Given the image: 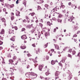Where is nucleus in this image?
I'll list each match as a JSON object with an SVG mask.
<instances>
[{
  "label": "nucleus",
  "instance_id": "nucleus-1",
  "mask_svg": "<svg viewBox=\"0 0 80 80\" xmlns=\"http://www.w3.org/2000/svg\"><path fill=\"white\" fill-rule=\"evenodd\" d=\"M31 75L32 79H35V78H37V76H38V75L37 74L33 72H31Z\"/></svg>",
  "mask_w": 80,
  "mask_h": 80
},
{
  "label": "nucleus",
  "instance_id": "nucleus-2",
  "mask_svg": "<svg viewBox=\"0 0 80 80\" xmlns=\"http://www.w3.org/2000/svg\"><path fill=\"white\" fill-rule=\"evenodd\" d=\"M60 74V72L58 71H56L55 73V76H56V78L55 80H56L57 78H59V77H58V75Z\"/></svg>",
  "mask_w": 80,
  "mask_h": 80
},
{
  "label": "nucleus",
  "instance_id": "nucleus-3",
  "mask_svg": "<svg viewBox=\"0 0 80 80\" xmlns=\"http://www.w3.org/2000/svg\"><path fill=\"white\" fill-rule=\"evenodd\" d=\"M73 18H74L73 17V16H72V17H70L69 18V19H68V20L71 22H72V20H73Z\"/></svg>",
  "mask_w": 80,
  "mask_h": 80
},
{
  "label": "nucleus",
  "instance_id": "nucleus-4",
  "mask_svg": "<svg viewBox=\"0 0 80 80\" xmlns=\"http://www.w3.org/2000/svg\"><path fill=\"white\" fill-rule=\"evenodd\" d=\"M54 52V49H51L50 51H49L48 52V53H50V56H52V52Z\"/></svg>",
  "mask_w": 80,
  "mask_h": 80
},
{
  "label": "nucleus",
  "instance_id": "nucleus-5",
  "mask_svg": "<svg viewBox=\"0 0 80 80\" xmlns=\"http://www.w3.org/2000/svg\"><path fill=\"white\" fill-rule=\"evenodd\" d=\"M21 38L23 40H25V39H27V36L25 35H23L21 37Z\"/></svg>",
  "mask_w": 80,
  "mask_h": 80
},
{
  "label": "nucleus",
  "instance_id": "nucleus-6",
  "mask_svg": "<svg viewBox=\"0 0 80 80\" xmlns=\"http://www.w3.org/2000/svg\"><path fill=\"white\" fill-rule=\"evenodd\" d=\"M67 58L66 57H63L62 58V60L61 61V62H62V63L65 62V60Z\"/></svg>",
  "mask_w": 80,
  "mask_h": 80
},
{
  "label": "nucleus",
  "instance_id": "nucleus-7",
  "mask_svg": "<svg viewBox=\"0 0 80 80\" xmlns=\"http://www.w3.org/2000/svg\"><path fill=\"white\" fill-rule=\"evenodd\" d=\"M43 65H40L39 66V69L40 71H42V68H43Z\"/></svg>",
  "mask_w": 80,
  "mask_h": 80
},
{
  "label": "nucleus",
  "instance_id": "nucleus-8",
  "mask_svg": "<svg viewBox=\"0 0 80 80\" xmlns=\"http://www.w3.org/2000/svg\"><path fill=\"white\" fill-rule=\"evenodd\" d=\"M55 10H56V8H54L51 11L52 13L54 14V13H55Z\"/></svg>",
  "mask_w": 80,
  "mask_h": 80
},
{
  "label": "nucleus",
  "instance_id": "nucleus-9",
  "mask_svg": "<svg viewBox=\"0 0 80 80\" xmlns=\"http://www.w3.org/2000/svg\"><path fill=\"white\" fill-rule=\"evenodd\" d=\"M45 35L46 37H47V36H48L49 35H50V33H49V32H47L45 33Z\"/></svg>",
  "mask_w": 80,
  "mask_h": 80
},
{
  "label": "nucleus",
  "instance_id": "nucleus-10",
  "mask_svg": "<svg viewBox=\"0 0 80 80\" xmlns=\"http://www.w3.org/2000/svg\"><path fill=\"white\" fill-rule=\"evenodd\" d=\"M71 8L75 10V8H77V6H75V5H72Z\"/></svg>",
  "mask_w": 80,
  "mask_h": 80
},
{
  "label": "nucleus",
  "instance_id": "nucleus-11",
  "mask_svg": "<svg viewBox=\"0 0 80 80\" xmlns=\"http://www.w3.org/2000/svg\"><path fill=\"white\" fill-rule=\"evenodd\" d=\"M73 51H72V54L73 55H75V53H76V52L74 51V50H75V48H73Z\"/></svg>",
  "mask_w": 80,
  "mask_h": 80
},
{
  "label": "nucleus",
  "instance_id": "nucleus-12",
  "mask_svg": "<svg viewBox=\"0 0 80 80\" xmlns=\"http://www.w3.org/2000/svg\"><path fill=\"white\" fill-rule=\"evenodd\" d=\"M55 46V47L56 49H57V50H59V47L57 45V44L54 45Z\"/></svg>",
  "mask_w": 80,
  "mask_h": 80
},
{
  "label": "nucleus",
  "instance_id": "nucleus-13",
  "mask_svg": "<svg viewBox=\"0 0 80 80\" xmlns=\"http://www.w3.org/2000/svg\"><path fill=\"white\" fill-rule=\"evenodd\" d=\"M4 33L5 31L4 30V29H2L1 32H0L1 34H4Z\"/></svg>",
  "mask_w": 80,
  "mask_h": 80
},
{
  "label": "nucleus",
  "instance_id": "nucleus-14",
  "mask_svg": "<svg viewBox=\"0 0 80 80\" xmlns=\"http://www.w3.org/2000/svg\"><path fill=\"white\" fill-rule=\"evenodd\" d=\"M73 30H77L78 28H77V26H74L73 27Z\"/></svg>",
  "mask_w": 80,
  "mask_h": 80
},
{
  "label": "nucleus",
  "instance_id": "nucleus-15",
  "mask_svg": "<svg viewBox=\"0 0 80 80\" xmlns=\"http://www.w3.org/2000/svg\"><path fill=\"white\" fill-rule=\"evenodd\" d=\"M72 77V75H70L68 77V80H70L71 79Z\"/></svg>",
  "mask_w": 80,
  "mask_h": 80
},
{
  "label": "nucleus",
  "instance_id": "nucleus-16",
  "mask_svg": "<svg viewBox=\"0 0 80 80\" xmlns=\"http://www.w3.org/2000/svg\"><path fill=\"white\" fill-rule=\"evenodd\" d=\"M61 6L60 7L61 8H65V5H63V3H61Z\"/></svg>",
  "mask_w": 80,
  "mask_h": 80
},
{
  "label": "nucleus",
  "instance_id": "nucleus-17",
  "mask_svg": "<svg viewBox=\"0 0 80 80\" xmlns=\"http://www.w3.org/2000/svg\"><path fill=\"white\" fill-rule=\"evenodd\" d=\"M38 3H43V1L42 0H38Z\"/></svg>",
  "mask_w": 80,
  "mask_h": 80
},
{
  "label": "nucleus",
  "instance_id": "nucleus-18",
  "mask_svg": "<svg viewBox=\"0 0 80 80\" xmlns=\"http://www.w3.org/2000/svg\"><path fill=\"white\" fill-rule=\"evenodd\" d=\"M40 78H41V79H42V80H47V78H44L42 77L41 76H40Z\"/></svg>",
  "mask_w": 80,
  "mask_h": 80
},
{
  "label": "nucleus",
  "instance_id": "nucleus-19",
  "mask_svg": "<svg viewBox=\"0 0 80 80\" xmlns=\"http://www.w3.org/2000/svg\"><path fill=\"white\" fill-rule=\"evenodd\" d=\"M55 61H53V60L52 61H51L52 65H54V64H55Z\"/></svg>",
  "mask_w": 80,
  "mask_h": 80
},
{
  "label": "nucleus",
  "instance_id": "nucleus-20",
  "mask_svg": "<svg viewBox=\"0 0 80 80\" xmlns=\"http://www.w3.org/2000/svg\"><path fill=\"white\" fill-rule=\"evenodd\" d=\"M63 17V15L60 14L58 16V18H62Z\"/></svg>",
  "mask_w": 80,
  "mask_h": 80
},
{
  "label": "nucleus",
  "instance_id": "nucleus-21",
  "mask_svg": "<svg viewBox=\"0 0 80 80\" xmlns=\"http://www.w3.org/2000/svg\"><path fill=\"white\" fill-rule=\"evenodd\" d=\"M57 20L58 22H60V23H61V22H62V19H58Z\"/></svg>",
  "mask_w": 80,
  "mask_h": 80
},
{
  "label": "nucleus",
  "instance_id": "nucleus-22",
  "mask_svg": "<svg viewBox=\"0 0 80 80\" xmlns=\"http://www.w3.org/2000/svg\"><path fill=\"white\" fill-rule=\"evenodd\" d=\"M20 12L18 11L16 14V16H18V15H20Z\"/></svg>",
  "mask_w": 80,
  "mask_h": 80
},
{
  "label": "nucleus",
  "instance_id": "nucleus-23",
  "mask_svg": "<svg viewBox=\"0 0 80 80\" xmlns=\"http://www.w3.org/2000/svg\"><path fill=\"white\" fill-rule=\"evenodd\" d=\"M13 30H9V33H13Z\"/></svg>",
  "mask_w": 80,
  "mask_h": 80
},
{
  "label": "nucleus",
  "instance_id": "nucleus-24",
  "mask_svg": "<svg viewBox=\"0 0 80 80\" xmlns=\"http://www.w3.org/2000/svg\"><path fill=\"white\" fill-rule=\"evenodd\" d=\"M2 64H5V61H4V59L2 58Z\"/></svg>",
  "mask_w": 80,
  "mask_h": 80
},
{
  "label": "nucleus",
  "instance_id": "nucleus-25",
  "mask_svg": "<svg viewBox=\"0 0 80 80\" xmlns=\"http://www.w3.org/2000/svg\"><path fill=\"white\" fill-rule=\"evenodd\" d=\"M48 43L46 45H45L44 46V48H47V46H48Z\"/></svg>",
  "mask_w": 80,
  "mask_h": 80
},
{
  "label": "nucleus",
  "instance_id": "nucleus-26",
  "mask_svg": "<svg viewBox=\"0 0 80 80\" xmlns=\"http://www.w3.org/2000/svg\"><path fill=\"white\" fill-rule=\"evenodd\" d=\"M25 48H26L25 46H21V48H22V49H25Z\"/></svg>",
  "mask_w": 80,
  "mask_h": 80
},
{
  "label": "nucleus",
  "instance_id": "nucleus-27",
  "mask_svg": "<svg viewBox=\"0 0 80 80\" xmlns=\"http://www.w3.org/2000/svg\"><path fill=\"white\" fill-rule=\"evenodd\" d=\"M31 15V16H33L35 15V13H31L29 14V15Z\"/></svg>",
  "mask_w": 80,
  "mask_h": 80
},
{
  "label": "nucleus",
  "instance_id": "nucleus-28",
  "mask_svg": "<svg viewBox=\"0 0 80 80\" xmlns=\"http://www.w3.org/2000/svg\"><path fill=\"white\" fill-rule=\"evenodd\" d=\"M12 41H13V42H14L15 41V39L14 38L12 37V38L10 39Z\"/></svg>",
  "mask_w": 80,
  "mask_h": 80
},
{
  "label": "nucleus",
  "instance_id": "nucleus-29",
  "mask_svg": "<svg viewBox=\"0 0 80 80\" xmlns=\"http://www.w3.org/2000/svg\"><path fill=\"white\" fill-rule=\"evenodd\" d=\"M45 74L47 76H48V75H49V72H47L45 73Z\"/></svg>",
  "mask_w": 80,
  "mask_h": 80
},
{
  "label": "nucleus",
  "instance_id": "nucleus-30",
  "mask_svg": "<svg viewBox=\"0 0 80 80\" xmlns=\"http://www.w3.org/2000/svg\"><path fill=\"white\" fill-rule=\"evenodd\" d=\"M9 62L10 63H13V60L12 59H10L9 60Z\"/></svg>",
  "mask_w": 80,
  "mask_h": 80
},
{
  "label": "nucleus",
  "instance_id": "nucleus-31",
  "mask_svg": "<svg viewBox=\"0 0 80 80\" xmlns=\"http://www.w3.org/2000/svg\"><path fill=\"white\" fill-rule=\"evenodd\" d=\"M9 70L11 72H13V68H10Z\"/></svg>",
  "mask_w": 80,
  "mask_h": 80
},
{
  "label": "nucleus",
  "instance_id": "nucleus-32",
  "mask_svg": "<svg viewBox=\"0 0 80 80\" xmlns=\"http://www.w3.org/2000/svg\"><path fill=\"white\" fill-rule=\"evenodd\" d=\"M52 20H54V21H57V19L55 18H53L52 19Z\"/></svg>",
  "mask_w": 80,
  "mask_h": 80
},
{
  "label": "nucleus",
  "instance_id": "nucleus-33",
  "mask_svg": "<svg viewBox=\"0 0 80 80\" xmlns=\"http://www.w3.org/2000/svg\"><path fill=\"white\" fill-rule=\"evenodd\" d=\"M40 35H41V34L40 32L38 33V37L40 38Z\"/></svg>",
  "mask_w": 80,
  "mask_h": 80
},
{
  "label": "nucleus",
  "instance_id": "nucleus-34",
  "mask_svg": "<svg viewBox=\"0 0 80 80\" xmlns=\"http://www.w3.org/2000/svg\"><path fill=\"white\" fill-rule=\"evenodd\" d=\"M8 6H10V7H11V8H13V7H14V5L12 4L11 6L8 5Z\"/></svg>",
  "mask_w": 80,
  "mask_h": 80
},
{
  "label": "nucleus",
  "instance_id": "nucleus-35",
  "mask_svg": "<svg viewBox=\"0 0 80 80\" xmlns=\"http://www.w3.org/2000/svg\"><path fill=\"white\" fill-rule=\"evenodd\" d=\"M11 18V20H13L14 19V17H13V16H12Z\"/></svg>",
  "mask_w": 80,
  "mask_h": 80
},
{
  "label": "nucleus",
  "instance_id": "nucleus-36",
  "mask_svg": "<svg viewBox=\"0 0 80 80\" xmlns=\"http://www.w3.org/2000/svg\"><path fill=\"white\" fill-rule=\"evenodd\" d=\"M18 60H19V61H20L21 60V59H20L19 58L18 60V62H17V63H15V65H17V63H18Z\"/></svg>",
  "mask_w": 80,
  "mask_h": 80
},
{
  "label": "nucleus",
  "instance_id": "nucleus-37",
  "mask_svg": "<svg viewBox=\"0 0 80 80\" xmlns=\"http://www.w3.org/2000/svg\"><path fill=\"white\" fill-rule=\"evenodd\" d=\"M57 31V29L56 28H54V29L53 30V32H54V33H55V32H56V31Z\"/></svg>",
  "mask_w": 80,
  "mask_h": 80
},
{
  "label": "nucleus",
  "instance_id": "nucleus-38",
  "mask_svg": "<svg viewBox=\"0 0 80 80\" xmlns=\"http://www.w3.org/2000/svg\"><path fill=\"white\" fill-rule=\"evenodd\" d=\"M13 60H16L17 59V57L16 56H14L13 58Z\"/></svg>",
  "mask_w": 80,
  "mask_h": 80
},
{
  "label": "nucleus",
  "instance_id": "nucleus-39",
  "mask_svg": "<svg viewBox=\"0 0 80 80\" xmlns=\"http://www.w3.org/2000/svg\"><path fill=\"white\" fill-rule=\"evenodd\" d=\"M2 22H5V18H2Z\"/></svg>",
  "mask_w": 80,
  "mask_h": 80
},
{
  "label": "nucleus",
  "instance_id": "nucleus-40",
  "mask_svg": "<svg viewBox=\"0 0 80 80\" xmlns=\"http://www.w3.org/2000/svg\"><path fill=\"white\" fill-rule=\"evenodd\" d=\"M46 60H48V59H49V57L48 56H46Z\"/></svg>",
  "mask_w": 80,
  "mask_h": 80
},
{
  "label": "nucleus",
  "instance_id": "nucleus-41",
  "mask_svg": "<svg viewBox=\"0 0 80 80\" xmlns=\"http://www.w3.org/2000/svg\"><path fill=\"white\" fill-rule=\"evenodd\" d=\"M38 52H42V50H40V49H38Z\"/></svg>",
  "mask_w": 80,
  "mask_h": 80
},
{
  "label": "nucleus",
  "instance_id": "nucleus-42",
  "mask_svg": "<svg viewBox=\"0 0 80 80\" xmlns=\"http://www.w3.org/2000/svg\"><path fill=\"white\" fill-rule=\"evenodd\" d=\"M14 28L16 30H17L18 28H17V26H15L14 27Z\"/></svg>",
  "mask_w": 80,
  "mask_h": 80
},
{
  "label": "nucleus",
  "instance_id": "nucleus-43",
  "mask_svg": "<svg viewBox=\"0 0 80 80\" xmlns=\"http://www.w3.org/2000/svg\"><path fill=\"white\" fill-rule=\"evenodd\" d=\"M25 28H22V32H23V31H25Z\"/></svg>",
  "mask_w": 80,
  "mask_h": 80
},
{
  "label": "nucleus",
  "instance_id": "nucleus-44",
  "mask_svg": "<svg viewBox=\"0 0 80 80\" xmlns=\"http://www.w3.org/2000/svg\"><path fill=\"white\" fill-rule=\"evenodd\" d=\"M68 12H67V13H66V14H65V16L66 17H68Z\"/></svg>",
  "mask_w": 80,
  "mask_h": 80
},
{
  "label": "nucleus",
  "instance_id": "nucleus-45",
  "mask_svg": "<svg viewBox=\"0 0 80 80\" xmlns=\"http://www.w3.org/2000/svg\"><path fill=\"white\" fill-rule=\"evenodd\" d=\"M3 44V42H2L1 41H0V45H2Z\"/></svg>",
  "mask_w": 80,
  "mask_h": 80
},
{
  "label": "nucleus",
  "instance_id": "nucleus-46",
  "mask_svg": "<svg viewBox=\"0 0 80 80\" xmlns=\"http://www.w3.org/2000/svg\"><path fill=\"white\" fill-rule=\"evenodd\" d=\"M8 57H11V55H10V54H9L8 55Z\"/></svg>",
  "mask_w": 80,
  "mask_h": 80
},
{
  "label": "nucleus",
  "instance_id": "nucleus-47",
  "mask_svg": "<svg viewBox=\"0 0 80 80\" xmlns=\"http://www.w3.org/2000/svg\"><path fill=\"white\" fill-rule=\"evenodd\" d=\"M77 37V34H74L73 36V37Z\"/></svg>",
  "mask_w": 80,
  "mask_h": 80
},
{
  "label": "nucleus",
  "instance_id": "nucleus-48",
  "mask_svg": "<svg viewBox=\"0 0 80 80\" xmlns=\"http://www.w3.org/2000/svg\"><path fill=\"white\" fill-rule=\"evenodd\" d=\"M45 7H48V4H46L45 5Z\"/></svg>",
  "mask_w": 80,
  "mask_h": 80
},
{
  "label": "nucleus",
  "instance_id": "nucleus-49",
  "mask_svg": "<svg viewBox=\"0 0 80 80\" xmlns=\"http://www.w3.org/2000/svg\"><path fill=\"white\" fill-rule=\"evenodd\" d=\"M26 76L27 77H29V75H28V74H26Z\"/></svg>",
  "mask_w": 80,
  "mask_h": 80
},
{
  "label": "nucleus",
  "instance_id": "nucleus-50",
  "mask_svg": "<svg viewBox=\"0 0 80 80\" xmlns=\"http://www.w3.org/2000/svg\"><path fill=\"white\" fill-rule=\"evenodd\" d=\"M32 46L33 47H35V44H33L32 45Z\"/></svg>",
  "mask_w": 80,
  "mask_h": 80
},
{
  "label": "nucleus",
  "instance_id": "nucleus-51",
  "mask_svg": "<svg viewBox=\"0 0 80 80\" xmlns=\"http://www.w3.org/2000/svg\"><path fill=\"white\" fill-rule=\"evenodd\" d=\"M68 57H70L71 59L72 58V56H71L70 54H68Z\"/></svg>",
  "mask_w": 80,
  "mask_h": 80
},
{
  "label": "nucleus",
  "instance_id": "nucleus-52",
  "mask_svg": "<svg viewBox=\"0 0 80 80\" xmlns=\"http://www.w3.org/2000/svg\"><path fill=\"white\" fill-rule=\"evenodd\" d=\"M3 12H6V9L5 8H4L3 9Z\"/></svg>",
  "mask_w": 80,
  "mask_h": 80
},
{
  "label": "nucleus",
  "instance_id": "nucleus-53",
  "mask_svg": "<svg viewBox=\"0 0 80 80\" xmlns=\"http://www.w3.org/2000/svg\"><path fill=\"white\" fill-rule=\"evenodd\" d=\"M39 25L40 26V27H42L43 26V24H42L39 23Z\"/></svg>",
  "mask_w": 80,
  "mask_h": 80
},
{
  "label": "nucleus",
  "instance_id": "nucleus-54",
  "mask_svg": "<svg viewBox=\"0 0 80 80\" xmlns=\"http://www.w3.org/2000/svg\"><path fill=\"white\" fill-rule=\"evenodd\" d=\"M22 21H23V22H25V23H26V22H27V21L25 20V19L23 20Z\"/></svg>",
  "mask_w": 80,
  "mask_h": 80
},
{
  "label": "nucleus",
  "instance_id": "nucleus-55",
  "mask_svg": "<svg viewBox=\"0 0 80 80\" xmlns=\"http://www.w3.org/2000/svg\"><path fill=\"white\" fill-rule=\"evenodd\" d=\"M72 49H71L69 50V52H72Z\"/></svg>",
  "mask_w": 80,
  "mask_h": 80
},
{
  "label": "nucleus",
  "instance_id": "nucleus-56",
  "mask_svg": "<svg viewBox=\"0 0 80 80\" xmlns=\"http://www.w3.org/2000/svg\"><path fill=\"white\" fill-rule=\"evenodd\" d=\"M3 49V47H0V50H2Z\"/></svg>",
  "mask_w": 80,
  "mask_h": 80
},
{
  "label": "nucleus",
  "instance_id": "nucleus-57",
  "mask_svg": "<svg viewBox=\"0 0 80 80\" xmlns=\"http://www.w3.org/2000/svg\"><path fill=\"white\" fill-rule=\"evenodd\" d=\"M39 9H40V6H38V10H39Z\"/></svg>",
  "mask_w": 80,
  "mask_h": 80
},
{
  "label": "nucleus",
  "instance_id": "nucleus-58",
  "mask_svg": "<svg viewBox=\"0 0 80 80\" xmlns=\"http://www.w3.org/2000/svg\"><path fill=\"white\" fill-rule=\"evenodd\" d=\"M78 56L80 57V52H79L78 54Z\"/></svg>",
  "mask_w": 80,
  "mask_h": 80
},
{
  "label": "nucleus",
  "instance_id": "nucleus-59",
  "mask_svg": "<svg viewBox=\"0 0 80 80\" xmlns=\"http://www.w3.org/2000/svg\"><path fill=\"white\" fill-rule=\"evenodd\" d=\"M16 3L17 4H18V0H17L16 2Z\"/></svg>",
  "mask_w": 80,
  "mask_h": 80
},
{
  "label": "nucleus",
  "instance_id": "nucleus-60",
  "mask_svg": "<svg viewBox=\"0 0 80 80\" xmlns=\"http://www.w3.org/2000/svg\"><path fill=\"white\" fill-rule=\"evenodd\" d=\"M80 31H78L77 33V34H78L79 33H80Z\"/></svg>",
  "mask_w": 80,
  "mask_h": 80
},
{
  "label": "nucleus",
  "instance_id": "nucleus-61",
  "mask_svg": "<svg viewBox=\"0 0 80 80\" xmlns=\"http://www.w3.org/2000/svg\"><path fill=\"white\" fill-rule=\"evenodd\" d=\"M12 45H12V46H11V48H14V46H13V44H12Z\"/></svg>",
  "mask_w": 80,
  "mask_h": 80
},
{
  "label": "nucleus",
  "instance_id": "nucleus-62",
  "mask_svg": "<svg viewBox=\"0 0 80 80\" xmlns=\"http://www.w3.org/2000/svg\"><path fill=\"white\" fill-rule=\"evenodd\" d=\"M27 56H28V57H30V54H27Z\"/></svg>",
  "mask_w": 80,
  "mask_h": 80
},
{
  "label": "nucleus",
  "instance_id": "nucleus-63",
  "mask_svg": "<svg viewBox=\"0 0 80 80\" xmlns=\"http://www.w3.org/2000/svg\"><path fill=\"white\" fill-rule=\"evenodd\" d=\"M2 80H7V79H6V78H3Z\"/></svg>",
  "mask_w": 80,
  "mask_h": 80
},
{
  "label": "nucleus",
  "instance_id": "nucleus-64",
  "mask_svg": "<svg viewBox=\"0 0 80 80\" xmlns=\"http://www.w3.org/2000/svg\"><path fill=\"white\" fill-rule=\"evenodd\" d=\"M71 2H69V3H68V5H71Z\"/></svg>",
  "mask_w": 80,
  "mask_h": 80
}]
</instances>
